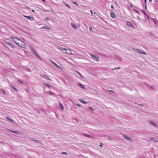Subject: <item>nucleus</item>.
Listing matches in <instances>:
<instances>
[{"instance_id":"f257e3e1","label":"nucleus","mask_w":158,"mask_h":158,"mask_svg":"<svg viewBox=\"0 0 158 158\" xmlns=\"http://www.w3.org/2000/svg\"><path fill=\"white\" fill-rule=\"evenodd\" d=\"M10 37L12 39H13L14 38L18 39L19 40L20 42V45H19V46L23 48H26L25 43L24 42L22 41L20 39L16 37H14L13 36H11Z\"/></svg>"},{"instance_id":"f03ea898","label":"nucleus","mask_w":158,"mask_h":158,"mask_svg":"<svg viewBox=\"0 0 158 158\" xmlns=\"http://www.w3.org/2000/svg\"><path fill=\"white\" fill-rule=\"evenodd\" d=\"M91 56L93 58V59L95 60L96 61H99V59L98 56L96 55L90 54Z\"/></svg>"},{"instance_id":"7ed1b4c3","label":"nucleus","mask_w":158,"mask_h":158,"mask_svg":"<svg viewBox=\"0 0 158 158\" xmlns=\"http://www.w3.org/2000/svg\"><path fill=\"white\" fill-rule=\"evenodd\" d=\"M71 27L74 29H77L78 28L80 27L79 24H78V26L76 25L75 24L73 23H71Z\"/></svg>"},{"instance_id":"20e7f679","label":"nucleus","mask_w":158,"mask_h":158,"mask_svg":"<svg viewBox=\"0 0 158 158\" xmlns=\"http://www.w3.org/2000/svg\"><path fill=\"white\" fill-rule=\"evenodd\" d=\"M123 137L125 139L128 140L130 141L131 142H133V139L129 137L128 136L126 135H124Z\"/></svg>"},{"instance_id":"39448f33","label":"nucleus","mask_w":158,"mask_h":158,"mask_svg":"<svg viewBox=\"0 0 158 158\" xmlns=\"http://www.w3.org/2000/svg\"><path fill=\"white\" fill-rule=\"evenodd\" d=\"M41 76L46 80H49L51 81H52V80L50 79L47 75L44 74H42V75H41Z\"/></svg>"},{"instance_id":"423d86ee","label":"nucleus","mask_w":158,"mask_h":158,"mask_svg":"<svg viewBox=\"0 0 158 158\" xmlns=\"http://www.w3.org/2000/svg\"><path fill=\"white\" fill-rule=\"evenodd\" d=\"M32 50L34 52V54L36 55L37 56L40 60H43V59L40 56H39L38 54L36 53V52H35V51L34 49L33 48Z\"/></svg>"},{"instance_id":"0eeeda50","label":"nucleus","mask_w":158,"mask_h":158,"mask_svg":"<svg viewBox=\"0 0 158 158\" xmlns=\"http://www.w3.org/2000/svg\"><path fill=\"white\" fill-rule=\"evenodd\" d=\"M5 43L6 44H7L9 46H10L11 48H15L14 46L12 44H11L9 42V41H7Z\"/></svg>"},{"instance_id":"6e6552de","label":"nucleus","mask_w":158,"mask_h":158,"mask_svg":"<svg viewBox=\"0 0 158 158\" xmlns=\"http://www.w3.org/2000/svg\"><path fill=\"white\" fill-rule=\"evenodd\" d=\"M136 52H138L140 54H144V55L146 54V53L145 52H143L142 50H141L139 49H136Z\"/></svg>"},{"instance_id":"1a4fd4ad","label":"nucleus","mask_w":158,"mask_h":158,"mask_svg":"<svg viewBox=\"0 0 158 158\" xmlns=\"http://www.w3.org/2000/svg\"><path fill=\"white\" fill-rule=\"evenodd\" d=\"M24 17L31 21H33L34 20V17H33L27 16L26 15H24Z\"/></svg>"},{"instance_id":"9d476101","label":"nucleus","mask_w":158,"mask_h":158,"mask_svg":"<svg viewBox=\"0 0 158 158\" xmlns=\"http://www.w3.org/2000/svg\"><path fill=\"white\" fill-rule=\"evenodd\" d=\"M110 14L111 17L112 18H116V15L113 12L111 11L110 13Z\"/></svg>"},{"instance_id":"9b49d317","label":"nucleus","mask_w":158,"mask_h":158,"mask_svg":"<svg viewBox=\"0 0 158 158\" xmlns=\"http://www.w3.org/2000/svg\"><path fill=\"white\" fill-rule=\"evenodd\" d=\"M142 11L143 12V13L144 14V15H146L147 18V19H148L149 20H150V18H149V16L148 15H147L146 13L144 11V10H142Z\"/></svg>"},{"instance_id":"f8f14e48","label":"nucleus","mask_w":158,"mask_h":158,"mask_svg":"<svg viewBox=\"0 0 158 158\" xmlns=\"http://www.w3.org/2000/svg\"><path fill=\"white\" fill-rule=\"evenodd\" d=\"M66 52V53L69 54H73L71 50L69 49H67Z\"/></svg>"},{"instance_id":"ddd939ff","label":"nucleus","mask_w":158,"mask_h":158,"mask_svg":"<svg viewBox=\"0 0 158 158\" xmlns=\"http://www.w3.org/2000/svg\"><path fill=\"white\" fill-rule=\"evenodd\" d=\"M31 140H32L33 141L35 142L38 143H39L40 144L41 143V141L40 140H35V139H31Z\"/></svg>"},{"instance_id":"4468645a","label":"nucleus","mask_w":158,"mask_h":158,"mask_svg":"<svg viewBox=\"0 0 158 158\" xmlns=\"http://www.w3.org/2000/svg\"><path fill=\"white\" fill-rule=\"evenodd\" d=\"M150 140H152L153 141V142L155 143L157 142H158V140H157L155 139L154 138L151 137L150 138Z\"/></svg>"},{"instance_id":"2eb2a0df","label":"nucleus","mask_w":158,"mask_h":158,"mask_svg":"<svg viewBox=\"0 0 158 158\" xmlns=\"http://www.w3.org/2000/svg\"><path fill=\"white\" fill-rule=\"evenodd\" d=\"M41 28L42 29H49V30L50 29V27H48L47 26H44L43 27H41Z\"/></svg>"},{"instance_id":"dca6fc26","label":"nucleus","mask_w":158,"mask_h":158,"mask_svg":"<svg viewBox=\"0 0 158 158\" xmlns=\"http://www.w3.org/2000/svg\"><path fill=\"white\" fill-rule=\"evenodd\" d=\"M79 101H80L81 103L84 104H85L88 103V102H85L84 101L81 99H79Z\"/></svg>"},{"instance_id":"f3484780","label":"nucleus","mask_w":158,"mask_h":158,"mask_svg":"<svg viewBox=\"0 0 158 158\" xmlns=\"http://www.w3.org/2000/svg\"><path fill=\"white\" fill-rule=\"evenodd\" d=\"M13 133H15L16 134H21V132L20 131H13Z\"/></svg>"},{"instance_id":"a211bd4d","label":"nucleus","mask_w":158,"mask_h":158,"mask_svg":"<svg viewBox=\"0 0 158 158\" xmlns=\"http://www.w3.org/2000/svg\"><path fill=\"white\" fill-rule=\"evenodd\" d=\"M6 118L8 120L10 121V122H12V123H13L14 122V120L13 119H12L10 118L9 117H7Z\"/></svg>"},{"instance_id":"6ab92c4d","label":"nucleus","mask_w":158,"mask_h":158,"mask_svg":"<svg viewBox=\"0 0 158 158\" xmlns=\"http://www.w3.org/2000/svg\"><path fill=\"white\" fill-rule=\"evenodd\" d=\"M59 107L60 108H61L62 110H63L64 107L62 104L60 103H59Z\"/></svg>"},{"instance_id":"aec40b11","label":"nucleus","mask_w":158,"mask_h":158,"mask_svg":"<svg viewBox=\"0 0 158 158\" xmlns=\"http://www.w3.org/2000/svg\"><path fill=\"white\" fill-rule=\"evenodd\" d=\"M127 25L128 26H130V27H133V25H132V24L130 22H127Z\"/></svg>"},{"instance_id":"412c9836","label":"nucleus","mask_w":158,"mask_h":158,"mask_svg":"<svg viewBox=\"0 0 158 158\" xmlns=\"http://www.w3.org/2000/svg\"><path fill=\"white\" fill-rule=\"evenodd\" d=\"M78 85L82 89H85V87L83 86L82 84L79 83L78 84Z\"/></svg>"},{"instance_id":"4be33fe9","label":"nucleus","mask_w":158,"mask_h":158,"mask_svg":"<svg viewBox=\"0 0 158 158\" xmlns=\"http://www.w3.org/2000/svg\"><path fill=\"white\" fill-rule=\"evenodd\" d=\"M11 88L13 89L15 91L17 92L18 90L17 89L15 88V87L13 85H11Z\"/></svg>"},{"instance_id":"5701e85b","label":"nucleus","mask_w":158,"mask_h":158,"mask_svg":"<svg viewBox=\"0 0 158 158\" xmlns=\"http://www.w3.org/2000/svg\"><path fill=\"white\" fill-rule=\"evenodd\" d=\"M44 84L48 88H51V86L49 84L46 83H44Z\"/></svg>"},{"instance_id":"b1692460","label":"nucleus","mask_w":158,"mask_h":158,"mask_svg":"<svg viewBox=\"0 0 158 158\" xmlns=\"http://www.w3.org/2000/svg\"><path fill=\"white\" fill-rule=\"evenodd\" d=\"M76 73H77V74H78L80 76V77H82V78L84 77L78 71H76Z\"/></svg>"},{"instance_id":"393cba45","label":"nucleus","mask_w":158,"mask_h":158,"mask_svg":"<svg viewBox=\"0 0 158 158\" xmlns=\"http://www.w3.org/2000/svg\"><path fill=\"white\" fill-rule=\"evenodd\" d=\"M52 63L54 64V65L55 66L57 67V68L60 67L56 64L54 62L52 61Z\"/></svg>"},{"instance_id":"a878e982","label":"nucleus","mask_w":158,"mask_h":158,"mask_svg":"<svg viewBox=\"0 0 158 158\" xmlns=\"http://www.w3.org/2000/svg\"><path fill=\"white\" fill-rule=\"evenodd\" d=\"M150 123L152 124V125H154L155 126H156V127H157V125L155 123H154L153 122H152V121H150Z\"/></svg>"},{"instance_id":"bb28decb","label":"nucleus","mask_w":158,"mask_h":158,"mask_svg":"<svg viewBox=\"0 0 158 158\" xmlns=\"http://www.w3.org/2000/svg\"><path fill=\"white\" fill-rule=\"evenodd\" d=\"M84 135L86 137H87L90 138L92 137V136H91L90 135L87 134H84Z\"/></svg>"},{"instance_id":"cd10ccee","label":"nucleus","mask_w":158,"mask_h":158,"mask_svg":"<svg viewBox=\"0 0 158 158\" xmlns=\"http://www.w3.org/2000/svg\"><path fill=\"white\" fill-rule=\"evenodd\" d=\"M60 50H62L63 51H66L67 50V49L66 48H62V47H60Z\"/></svg>"},{"instance_id":"c85d7f7f","label":"nucleus","mask_w":158,"mask_h":158,"mask_svg":"<svg viewBox=\"0 0 158 158\" xmlns=\"http://www.w3.org/2000/svg\"><path fill=\"white\" fill-rule=\"evenodd\" d=\"M47 93L49 94L50 95H53V93L51 91H47Z\"/></svg>"},{"instance_id":"c756f323","label":"nucleus","mask_w":158,"mask_h":158,"mask_svg":"<svg viewBox=\"0 0 158 158\" xmlns=\"http://www.w3.org/2000/svg\"><path fill=\"white\" fill-rule=\"evenodd\" d=\"M133 10L136 12V13H138V14H139V11H138V10H137L135 9H133Z\"/></svg>"},{"instance_id":"7c9ffc66","label":"nucleus","mask_w":158,"mask_h":158,"mask_svg":"<svg viewBox=\"0 0 158 158\" xmlns=\"http://www.w3.org/2000/svg\"><path fill=\"white\" fill-rule=\"evenodd\" d=\"M14 40V42L16 43V44H17L18 45H20V43H19V42H17L15 40Z\"/></svg>"},{"instance_id":"2f4dec72","label":"nucleus","mask_w":158,"mask_h":158,"mask_svg":"<svg viewBox=\"0 0 158 158\" xmlns=\"http://www.w3.org/2000/svg\"><path fill=\"white\" fill-rule=\"evenodd\" d=\"M61 154H62V155L64 154V155H67L68 154V153L65 152H63L61 153Z\"/></svg>"},{"instance_id":"473e14b6","label":"nucleus","mask_w":158,"mask_h":158,"mask_svg":"<svg viewBox=\"0 0 158 158\" xmlns=\"http://www.w3.org/2000/svg\"><path fill=\"white\" fill-rule=\"evenodd\" d=\"M120 68V67H117V68H114V69H112V70H115V69H119Z\"/></svg>"},{"instance_id":"72a5a7b5","label":"nucleus","mask_w":158,"mask_h":158,"mask_svg":"<svg viewBox=\"0 0 158 158\" xmlns=\"http://www.w3.org/2000/svg\"><path fill=\"white\" fill-rule=\"evenodd\" d=\"M89 109L90 110H91V111H94V109H93L91 107H90V106H89Z\"/></svg>"},{"instance_id":"f704fd0d","label":"nucleus","mask_w":158,"mask_h":158,"mask_svg":"<svg viewBox=\"0 0 158 158\" xmlns=\"http://www.w3.org/2000/svg\"><path fill=\"white\" fill-rule=\"evenodd\" d=\"M151 19H152V20H153V22L155 23V24H156V21H155V20L154 19H153V18H151Z\"/></svg>"},{"instance_id":"c9c22d12","label":"nucleus","mask_w":158,"mask_h":158,"mask_svg":"<svg viewBox=\"0 0 158 158\" xmlns=\"http://www.w3.org/2000/svg\"><path fill=\"white\" fill-rule=\"evenodd\" d=\"M50 19V18L49 17H47L46 18V20L47 21H48Z\"/></svg>"},{"instance_id":"e433bc0d","label":"nucleus","mask_w":158,"mask_h":158,"mask_svg":"<svg viewBox=\"0 0 158 158\" xmlns=\"http://www.w3.org/2000/svg\"><path fill=\"white\" fill-rule=\"evenodd\" d=\"M65 6H66L67 7H69V8H70V6L68 4H66Z\"/></svg>"},{"instance_id":"4c0bfd02","label":"nucleus","mask_w":158,"mask_h":158,"mask_svg":"<svg viewBox=\"0 0 158 158\" xmlns=\"http://www.w3.org/2000/svg\"><path fill=\"white\" fill-rule=\"evenodd\" d=\"M18 81L22 84H23V82L21 81L20 80H19V79L18 80Z\"/></svg>"},{"instance_id":"58836bf2","label":"nucleus","mask_w":158,"mask_h":158,"mask_svg":"<svg viewBox=\"0 0 158 158\" xmlns=\"http://www.w3.org/2000/svg\"><path fill=\"white\" fill-rule=\"evenodd\" d=\"M1 90L3 92L4 94L5 95H6V93L5 92L3 89H2Z\"/></svg>"},{"instance_id":"ea45409f","label":"nucleus","mask_w":158,"mask_h":158,"mask_svg":"<svg viewBox=\"0 0 158 158\" xmlns=\"http://www.w3.org/2000/svg\"><path fill=\"white\" fill-rule=\"evenodd\" d=\"M89 29L90 31H92V28L91 27H89Z\"/></svg>"},{"instance_id":"a19ab883","label":"nucleus","mask_w":158,"mask_h":158,"mask_svg":"<svg viewBox=\"0 0 158 158\" xmlns=\"http://www.w3.org/2000/svg\"><path fill=\"white\" fill-rule=\"evenodd\" d=\"M76 106H78L79 107H80L81 106V105L80 104H76Z\"/></svg>"},{"instance_id":"79ce46f5","label":"nucleus","mask_w":158,"mask_h":158,"mask_svg":"<svg viewBox=\"0 0 158 158\" xmlns=\"http://www.w3.org/2000/svg\"><path fill=\"white\" fill-rule=\"evenodd\" d=\"M7 130L9 131L12 132H13V131L12 130H11L9 129H7Z\"/></svg>"},{"instance_id":"37998d69","label":"nucleus","mask_w":158,"mask_h":158,"mask_svg":"<svg viewBox=\"0 0 158 158\" xmlns=\"http://www.w3.org/2000/svg\"><path fill=\"white\" fill-rule=\"evenodd\" d=\"M130 6L131 7H134V6L132 4H130Z\"/></svg>"},{"instance_id":"c03bdc74","label":"nucleus","mask_w":158,"mask_h":158,"mask_svg":"<svg viewBox=\"0 0 158 158\" xmlns=\"http://www.w3.org/2000/svg\"><path fill=\"white\" fill-rule=\"evenodd\" d=\"M111 8L113 9L114 8V6L113 5H111Z\"/></svg>"},{"instance_id":"a18cd8bd","label":"nucleus","mask_w":158,"mask_h":158,"mask_svg":"<svg viewBox=\"0 0 158 158\" xmlns=\"http://www.w3.org/2000/svg\"><path fill=\"white\" fill-rule=\"evenodd\" d=\"M147 0H144V3L146 5H147Z\"/></svg>"},{"instance_id":"49530a36","label":"nucleus","mask_w":158,"mask_h":158,"mask_svg":"<svg viewBox=\"0 0 158 158\" xmlns=\"http://www.w3.org/2000/svg\"><path fill=\"white\" fill-rule=\"evenodd\" d=\"M109 91H110V92H111L113 93H114V91H113L112 90H109Z\"/></svg>"},{"instance_id":"de8ad7c7","label":"nucleus","mask_w":158,"mask_h":158,"mask_svg":"<svg viewBox=\"0 0 158 158\" xmlns=\"http://www.w3.org/2000/svg\"><path fill=\"white\" fill-rule=\"evenodd\" d=\"M103 145V144L102 143H100V146L101 147H102V145Z\"/></svg>"},{"instance_id":"09e8293b","label":"nucleus","mask_w":158,"mask_h":158,"mask_svg":"<svg viewBox=\"0 0 158 158\" xmlns=\"http://www.w3.org/2000/svg\"><path fill=\"white\" fill-rule=\"evenodd\" d=\"M73 2V3H74L75 5H77V4L76 2Z\"/></svg>"},{"instance_id":"8fccbe9b","label":"nucleus","mask_w":158,"mask_h":158,"mask_svg":"<svg viewBox=\"0 0 158 158\" xmlns=\"http://www.w3.org/2000/svg\"><path fill=\"white\" fill-rule=\"evenodd\" d=\"M129 89L130 90H131V91H132V88H129Z\"/></svg>"},{"instance_id":"3c124183","label":"nucleus","mask_w":158,"mask_h":158,"mask_svg":"<svg viewBox=\"0 0 158 158\" xmlns=\"http://www.w3.org/2000/svg\"><path fill=\"white\" fill-rule=\"evenodd\" d=\"M139 106H143V104H139Z\"/></svg>"},{"instance_id":"603ef678","label":"nucleus","mask_w":158,"mask_h":158,"mask_svg":"<svg viewBox=\"0 0 158 158\" xmlns=\"http://www.w3.org/2000/svg\"><path fill=\"white\" fill-rule=\"evenodd\" d=\"M145 8L146 9H147V7L146 6V5H145Z\"/></svg>"},{"instance_id":"864d4df0","label":"nucleus","mask_w":158,"mask_h":158,"mask_svg":"<svg viewBox=\"0 0 158 158\" xmlns=\"http://www.w3.org/2000/svg\"><path fill=\"white\" fill-rule=\"evenodd\" d=\"M31 11L33 12H35V10H32Z\"/></svg>"},{"instance_id":"5fc2aeb1","label":"nucleus","mask_w":158,"mask_h":158,"mask_svg":"<svg viewBox=\"0 0 158 158\" xmlns=\"http://www.w3.org/2000/svg\"><path fill=\"white\" fill-rule=\"evenodd\" d=\"M26 91H27V92H28V91H29V90H28V89H27L26 90Z\"/></svg>"},{"instance_id":"6e6d98bb","label":"nucleus","mask_w":158,"mask_h":158,"mask_svg":"<svg viewBox=\"0 0 158 158\" xmlns=\"http://www.w3.org/2000/svg\"><path fill=\"white\" fill-rule=\"evenodd\" d=\"M149 2H152V0H149Z\"/></svg>"},{"instance_id":"4d7b16f0","label":"nucleus","mask_w":158,"mask_h":158,"mask_svg":"<svg viewBox=\"0 0 158 158\" xmlns=\"http://www.w3.org/2000/svg\"><path fill=\"white\" fill-rule=\"evenodd\" d=\"M150 88H151V89H152V86H150Z\"/></svg>"},{"instance_id":"13d9d810","label":"nucleus","mask_w":158,"mask_h":158,"mask_svg":"<svg viewBox=\"0 0 158 158\" xmlns=\"http://www.w3.org/2000/svg\"><path fill=\"white\" fill-rule=\"evenodd\" d=\"M108 139H110V140H111V139L110 137H109V138H108Z\"/></svg>"},{"instance_id":"bf43d9fd","label":"nucleus","mask_w":158,"mask_h":158,"mask_svg":"<svg viewBox=\"0 0 158 158\" xmlns=\"http://www.w3.org/2000/svg\"><path fill=\"white\" fill-rule=\"evenodd\" d=\"M156 1L157 2H158V0H156Z\"/></svg>"},{"instance_id":"052dcab7","label":"nucleus","mask_w":158,"mask_h":158,"mask_svg":"<svg viewBox=\"0 0 158 158\" xmlns=\"http://www.w3.org/2000/svg\"><path fill=\"white\" fill-rule=\"evenodd\" d=\"M90 11L91 12V13H92V12H93L91 10H90Z\"/></svg>"},{"instance_id":"680f3d73","label":"nucleus","mask_w":158,"mask_h":158,"mask_svg":"<svg viewBox=\"0 0 158 158\" xmlns=\"http://www.w3.org/2000/svg\"><path fill=\"white\" fill-rule=\"evenodd\" d=\"M135 104H137V103H135Z\"/></svg>"},{"instance_id":"e2e57ef3","label":"nucleus","mask_w":158,"mask_h":158,"mask_svg":"<svg viewBox=\"0 0 158 158\" xmlns=\"http://www.w3.org/2000/svg\"><path fill=\"white\" fill-rule=\"evenodd\" d=\"M22 158V157H20V158Z\"/></svg>"},{"instance_id":"0e129e2a","label":"nucleus","mask_w":158,"mask_h":158,"mask_svg":"<svg viewBox=\"0 0 158 158\" xmlns=\"http://www.w3.org/2000/svg\"><path fill=\"white\" fill-rule=\"evenodd\" d=\"M56 0V1H57V0Z\"/></svg>"}]
</instances>
